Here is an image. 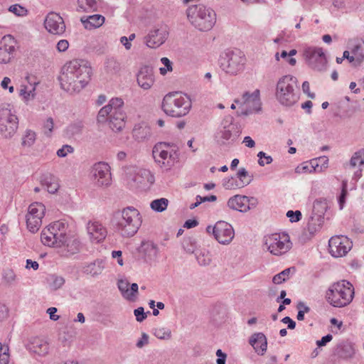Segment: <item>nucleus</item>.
<instances>
[{
    "label": "nucleus",
    "instance_id": "22",
    "mask_svg": "<svg viewBox=\"0 0 364 364\" xmlns=\"http://www.w3.org/2000/svg\"><path fill=\"white\" fill-rule=\"evenodd\" d=\"M235 103L240 105H246L247 107L252 108L254 110L259 109V90H256L252 93L245 92L241 99H235Z\"/></svg>",
    "mask_w": 364,
    "mask_h": 364
},
{
    "label": "nucleus",
    "instance_id": "59",
    "mask_svg": "<svg viewBox=\"0 0 364 364\" xmlns=\"http://www.w3.org/2000/svg\"><path fill=\"white\" fill-rule=\"evenodd\" d=\"M9 11L14 13V14H16L18 16H26L27 14V10L24 7H23L18 4H15V5L11 6L9 8Z\"/></svg>",
    "mask_w": 364,
    "mask_h": 364
},
{
    "label": "nucleus",
    "instance_id": "1",
    "mask_svg": "<svg viewBox=\"0 0 364 364\" xmlns=\"http://www.w3.org/2000/svg\"><path fill=\"white\" fill-rule=\"evenodd\" d=\"M92 74V68L87 61L75 59L63 67L58 79L61 88L73 95L80 92L87 85Z\"/></svg>",
    "mask_w": 364,
    "mask_h": 364
},
{
    "label": "nucleus",
    "instance_id": "17",
    "mask_svg": "<svg viewBox=\"0 0 364 364\" xmlns=\"http://www.w3.org/2000/svg\"><path fill=\"white\" fill-rule=\"evenodd\" d=\"M215 239L220 244H229L233 239L235 232L233 228L228 223L220 220L215 225Z\"/></svg>",
    "mask_w": 364,
    "mask_h": 364
},
{
    "label": "nucleus",
    "instance_id": "49",
    "mask_svg": "<svg viewBox=\"0 0 364 364\" xmlns=\"http://www.w3.org/2000/svg\"><path fill=\"white\" fill-rule=\"evenodd\" d=\"M169 148H172L169 152V159L166 161V169H170L171 166H173L175 162L178 161L179 154H178V148L176 146H171Z\"/></svg>",
    "mask_w": 364,
    "mask_h": 364
},
{
    "label": "nucleus",
    "instance_id": "40",
    "mask_svg": "<svg viewBox=\"0 0 364 364\" xmlns=\"http://www.w3.org/2000/svg\"><path fill=\"white\" fill-rule=\"evenodd\" d=\"M77 11L92 12L97 10V0H77Z\"/></svg>",
    "mask_w": 364,
    "mask_h": 364
},
{
    "label": "nucleus",
    "instance_id": "6",
    "mask_svg": "<svg viewBox=\"0 0 364 364\" xmlns=\"http://www.w3.org/2000/svg\"><path fill=\"white\" fill-rule=\"evenodd\" d=\"M297 79L290 75H284L280 77L276 87L275 95L277 100L284 106H291L299 99L295 91Z\"/></svg>",
    "mask_w": 364,
    "mask_h": 364
},
{
    "label": "nucleus",
    "instance_id": "63",
    "mask_svg": "<svg viewBox=\"0 0 364 364\" xmlns=\"http://www.w3.org/2000/svg\"><path fill=\"white\" fill-rule=\"evenodd\" d=\"M134 316H136V320L138 322H142L146 318V314L144 312V309L143 307H138L134 311Z\"/></svg>",
    "mask_w": 364,
    "mask_h": 364
},
{
    "label": "nucleus",
    "instance_id": "5",
    "mask_svg": "<svg viewBox=\"0 0 364 364\" xmlns=\"http://www.w3.org/2000/svg\"><path fill=\"white\" fill-rule=\"evenodd\" d=\"M354 289L351 283L341 280L334 283L326 293L327 301L334 307H343L353 299Z\"/></svg>",
    "mask_w": 364,
    "mask_h": 364
},
{
    "label": "nucleus",
    "instance_id": "14",
    "mask_svg": "<svg viewBox=\"0 0 364 364\" xmlns=\"http://www.w3.org/2000/svg\"><path fill=\"white\" fill-rule=\"evenodd\" d=\"M257 200L253 197L246 196L235 195L231 197L228 201V206L235 210L240 212H247L256 207Z\"/></svg>",
    "mask_w": 364,
    "mask_h": 364
},
{
    "label": "nucleus",
    "instance_id": "41",
    "mask_svg": "<svg viewBox=\"0 0 364 364\" xmlns=\"http://www.w3.org/2000/svg\"><path fill=\"white\" fill-rule=\"evenodd\" d=\"M102 269L103 267L102 266V262L96 260L84 267L83 272L87 274L95 277L101 274Z\"/></svg>",
    "mask_w": 364,
    "mask_h": 364
},
{
    "label": "nucleus",
    "instance_id": "39",
    "mask_svg": "<svg viewBox=\"0 0 364 364\" xmlns=\"http://www.w3.org/2000/svg\"><path fill=\"white\" fill-rule=\"evenodd\" d=\"M45 206L41 203H31L28 208V213L26 214L27 217H38L40 219H42L45 214Z\"/></svg>",
    "mask_w": 364,
    "mask_h": 364
},
{
    "label": "nucleus",
    "instance_id": "21",
    "mask_svg": "<svg viewBox=\"0 0 364 364\" xmlns=\"http://www.w3.org/2000/svg\"><path fill=\"white\" fill-rule=\"evenodd\" d=\"M154 82L153 68L143 66L137 74V83L144 90H149Z\"/></svg>",
    "mask_w": 364,
    "mask_h": 364
},
{
    "label": "nucleus",
    "instance_id": "58",
    "mask_svg": "<svg viewBox=\"0 0 364 364\" xmlns=\"http://www.w3.org/2000/svg\"><path fill=\"white\" fill-rule=\"evenodd\" d=\"M9 350L8 346H3L0 343V364H8L9 355L7 351Z\"/></svg>",
    "mask_w": 364,
    "mask_h": 364
},
{
    "label": "nucleus",
    "instance_id": "38",
    "mask_svg": "<svg viewBox=\"0 0 364 364\" xmlns=\"http://www.w3.org/2000/svg\"><path fill=\"white\" fill-rule=\"evenodd\" d=\"M328 205L326 200L317 199L314 201L311 215L321 218L324 220V215L327 210Z\"/></svg>",
    "mask_w": 364,
    "mask_h": 364
},
{
    "label": "nucleus",
    "instance_id": "8",
    "mask_svg": "<svg viewBox=\"0 0 364 364\" xmlns=\"http://www.w3.org/2000/svg\"><path fill=\"white\" fill-rule=\"evenodd\" d=\"M18 128V119L12 112L10 105L0 107V134L3 138H12Z\"/></svg>",
    "mask_w": 364,
    "mask_h": 364
},
{
    "label": "nucleus",
    "instance_id": "10",
    "mask_svg": "<svg viewBox=\"0 0 364 364\" xmlns=\"http://www.w3.org/2000/svg\"><path fill=\"white\" fill-rule=\"evenodd\" d=\"M264 247L274 255H280L287 252L291 243L287 234H272L264 239Z\"/></svg>",
    "mask_w": 364,
    "mask_h": 364
},
{
    "label": "nucleus",
    "instance_id": "33",
    "mask_svg": "<svg viewBox=\"0 0 364 364\" xmlns=\"http://www.w3.org/2000/svg\"><path fill=\"white\" fill-rule=\"evenodd\" d=\"M336 354L342 359L348 360L354 356L355 350L350 343H342L337 346Z\"/></svg>",
    "mask_w": 364,
    "mask_h": 364
},
{
    "label": "nucleus",
    "instance_id": "44",
    "mask_svg": "<svg viewBox=\"0 0 364 364\" xmlns=\"http://www.w3.org/2000/svg\"><path fill=\"white\" fill-rule=\"evenodd\" d=\"M68 228V225L67 223L58 220L50 223L45 228L50 229V230H51V233L54 232L59 234L60 232H63V234L67 235Z\"/></svg>",
    "mask_w": 364,
    "mask_h": 364
},
{
    "label": "nucleus",
    "instance_id": "54",
    "mask_svg": "<svg viewBox=\"0 0 364 364\" xmlns=\"http://www.w3.org/2000/svg\"><path fill=\"white\" fill-rule=\"evenodd\" d=\"M111 113L112 112L107 105L101 108L97 117L98 123H105L107 121L109 122V117Z\"/></svg>",
    "mask_w": 364,
    "mask_h": 364
},
{
    "label": "nucleus",
    "instance_id": "48",
    "mask_svg": "<svg viewBox=\"0 0 364 364\" xmlns=\"http://www.w3.org/2000/svg\"><path fill=\"white\" fill-rule=\"evenodd\" d=\"M168 204V200L165 198H161L151 201L150 207L153 210L161 213L167 208Z\"/></svg>",
    "mask_w": 364,
    "mask_h": 364
},
{
    "label": "nucleus",
    "instance_id": "51",
    "mask_svg": "<svg viewBox=\"0 0 364 364\" xmlns=\"http://www.w3.org/2000/svg\"><path fill=\"white\" fill-rule=\"evenodd\" d=\"M291 269L294 270V267L285 269L279 274L274 275L272 278V282L276 284H279L287 281L289 279Z\"/></svg>",
    "mask_w": 364,
    "mask_h": 364
},
{
    "label": "nucleus",
    "instance_id": "15",
    "mask_svg": "<svg viewBox=\"0 0 364 364\" xmlns=\"http://www.w3.org/2000/svg\"><path fill=\"white\" fill-rule=\"evenodd\" d=\"M249 176L248 172L245 168H240L237 171L236 176H231L223 179V186L226 189H234L243 188L249 185L252 181V176L249 179L246 178Z\"/></svg>",
    "mask_w": 364,
    "mask_h": 364
},
{
    "label": "nucleus",
    "instance_id": "57",
    "mask_svg": "<svg viewBox=\"0 0 364 364\" xmlns=\"http://www.w3.org/2000/svg\"><path fill=\"white\" fill-rule=\"evenodd\" d=\"M2 277L4 282L9 285L14 283L16 279V274L14 270L11 269H5L3 272Z\"/></svg>",
    "mask_w": 364,
    "mask_h": 364
},
{
    "label": "nucleus",
    "instance_id": "29",
    "mask_svg": "<svg viewBox=\"0 0 364 364\" xmlns=\"http://www.w3.org/2000/svg\"><path fill=\"white\" fill-rule=\"evenodd\" d=\"M126 113L124 111H112L109 117V126L115 132H120L125 126Z\"/></svg>",
    "mask_w": 364,
    "mask_h": 364
},
{
    "label": "nucleus",
    "instance_id": "34",
    "mask_svg": "<svg viewBox=\"0 0 364 364\" xmlns=\"http://www.w3.org/2000/svg\"><path fill=\"white\" fill-rule=\"evenodd\" d=\"M81 21L86 29L91 30L101 26L105 22V17L100 14H95L90 16L85 20L82 18Z\"/></svg>",
    "mask_w": 364,
    "mask_h": 364
},
{
    "label": "nucleus",
    "instance_id": "36",
    "mask_svg": "<svg viewBox=\"0 0 364 364\" xmlns=\"http://www.w3.org/2000/svg\"><path fill=\"white\" fill-rule=\"evenodd\" d=\"M151 134V128L145 124L135 125L133 129V136L138 141L146 139Z\"/></svg>",
    "mask_w": 364,
    "mask_h": 364
},
{
    "label": "nucleus",
    "instance_id": "27",
    "mask_svg": "<svg viewBox=\"0 0 364 364\" xmlns=\"http://www.w3.org/2000/svg\"><path fill=\"white\" fill-rule=\"evenodd\" d=\"M249 343L258 355H262L267 351V340L263 333H253L250 338Z\"/></svg>",
    "mask_w": 364,
    "mask_h": 364
},
{
    "label": "nucleus",
    "instance_id": "19",
    "mask_svg": "<svg viewBox=\"0 0 364 364\" xmlns=\"http://www.w3.org/2000/svg\"><path fill=\"white\" fill-rule=\"evenodd\" d=\"M240 125L230 122L228 124H224L223 128L219 132L222 139L221 144H230L237 140L241 134Z\"/></svg>",
    "mask_w": 364,
    "mask_h": 364
},
{
    "label": "nucleus",
    "instance_id": "55",
    "mask_svg": "<svg viewBox=\"0 0 364 364\" xmlns=\"http://www.w3.org/2000/svg\"><path fill=\"white\" fill-rule=\"evenodd\" d=\"M83 124L82 122H77L69 125L67 128V132L71 136L79 135L82 133Z\"/></svg>",
    "mask_w": 364,
    "mask_h": 364
},
{
    "label": "nucleus",
    "instance_id": "13",
    "mask_svg": "<svg viewBox=\"0 0 364 364\" xmlns=\"http://www.w3.org/2000/svg\"><path fill=\"white\" fill-rule=\"evenodd\" d=\"M95 183L99 186H107L111 183L109 166L105 162L95 164L91 171Z\"/></svg>",
    "mask_w": 364,
    "mask_h": 364
},
{
    "label": "nucleus",
    "instance_id": "56",
    "mask_svg": "<svg viewBox=\"0 0 364 364\" xmlns=\"http://www.w3.org/2000/svg\"><path fill=\"white\" fill-rule=\"evenodd\" d=\"M154 336L159 339L168 340L171 337V331L167 328H159L155 329Z\"/></svg>",
    "mask_w": 364,
    "mask_h": 364
},
{
    "label": "nucleus",
    "instance_id": "43",
    "mask_svg": "<svg viewBox=\"0 0 364 364\" xmlns=\"http://www.w3.org/2000/svg\"><path fill=\"white\" fill-rule=\"evenodd\" d=\"M105 65V70L108 74L115 75L121 70L120 63L114 58H107Z\"/></svg>",
    "mask_w": 364,
    "mask_h": 364
},
{
    "label": "nucleus",
    "instance_id": "28",
    "mask_svg": "<svg viewBox=\"0 0 364 364\" xmlns=\"http://www.w3.org/2000/svg\"><path fill=\"white\" fill-rule=\"evenodd\" d=\"M170 144L166 142H161L156 144L153 149V156L158 163H161V166L166 168V162L165 160L169 159V152L168 149Z\"/></svg>",
    "mask_w": 364,
    "mask_h": 364
},
{
    "label": "nucleus",
    "instance_id": "25",
    "mask_svg": "<svg viewBox=\"0 0 364 364\" xmlns=\"http://www.w3.org/2000/svg\"><path fill=\"white\" fill-rule=\"evenodd\" d=\"M26 348L31 353L39 356H45L48 353V343L39 338H32L26 346Z\"/></svg>",
    "mask_w": 364,
    "mask_h": 364
},
{
    "label": "nucleus",
    "instance_id": "30",
    "mask_svg": "<svg viewBox=\"0 0 364 364\" xmlns=\"http://www.w3.org/2000/svg\"><path fill=\"white\" fill-rule=\"evenodd\" d=\"M80 242L77 238H75V237H68L67 235L65 237V242L60 249H62V254L68 257L79 252L80 250Z\"/></svg>",
    "mask_w": 364,
    "mask_h": 364
},
{
    "label": "nucleus",
    "instance_id": "11",
    "mask_svg": "<svg viewBox=\"0 0 364 364\" xmlns=\"http://www.w3.org/2000/svg\"><path fill=\"white\" fill-rule=\"evenodd\" d=\"M352 248V242L343 235L333 236L328 241L330 254L334 257L345 256Z\"/></svg>",
    "mask_w": 364,
    "mask_h": 364
},
{
    "label": "nucleus",
    "instance_id": "9",
    "mask_svg": "<svg viewBox=\"0 0 364 364\" xmlns=\"http://www.w3.org/2000/svg\"><path fill=\"white\" fill-rule=\"evenodd\" d=\"M304 55L309 67L316 72H324L327 69L328 60L321 48L309 47L304 50Z\"/></svg>",
    "mask_w": 364,
    "mask_h": 364
},
{
    "label": "nucleus",
    "instance_id": "4",
    "mask_svg": "<svg viewBox=\"0 0 364 364\" xmlns=\"http://www.w3.org/2000/svg\"><path fill=\"white\" fill-rule=\"evenodd\" d=\"M187 16L191 24L201 31L210 30L216 22L215 12L200 4L190 6Z\"/></svg>",
    "mask_w": 364,
    "mask_h": 364
},
{
    "label": "nucleus",
    "instance_id": "7",
    "mask_svg": "<svg viewBox=\"0 0 364 364\" xmlns=\"http://www.w3.org/2000/svg\"><path fill=\"white\" fill-rule=\"evenodd\" d=\"M246 58L239 49L228 50L219 60L221 69L226 73L237 75L244 69Z\"/></svg>",
    "mask_w": 364,
    "mask_h": 364
},
{
    "label": "nucleus",
    "instance_id": "45",
    "mask_svg": "<svg viewBox=\"0 0 364 364\" xmlns=\"http://www.w3.org/2000/svg\"><path fill=\"white\" fill-rule=\"evenodd\" d=\"M26 219L28 230L32 233L36 232L41 226L42 219L38 217H27L26 215Z\"/></svg>",
    "mask_w": 364,
    "mask_h": 364
},
{
    "label": "nucleus",
    "instance_id": "20",
    "mask_svg": "<svg viewBox=\"0 0 364 364\" xmlns=\"http://www.w3.org/2000/svg\"><path fill=\"white\" fill-rule=\"evenodd\" d=\"M66 236L63 232L51 233L50 229L43 228L41 233V240L44 245L61 248L65 242Z\"/></svg>",
    "mask_w": 364,
    "mask_h": 364
},
{
    "label": "nucleus",
    "instance_id": "12",
    "mask_svg": "<svg viewBox=\"0 0 364 364\" xmlns=\"http://www.w3.org/2000/svg\"><path fill=\"white\" fill-rule=\"evenodd\" d=\"M168 36L167 26L162 25L151 30L144 38L146 45L151 48H156L165 43Z\"/></svg>",
    "mask_w": 364,
    "mask_h": 364
},
{
    "label": "nucleus",
    "instance_id": "3",
    "mask_svg": "<svg viewBox=\"0 0 364 364\" xmlns=\"http://www.w3.org/2000/svg\"><path fill=\"white\" fill-rule=\"evenodd\" d=\"M190 97L182 92H175L166 95L162 101V109L168 116L182 117L186 116L191 108Z\"/></svg>",
    "mask_w": 364,
    "mask_h": 364
},
{
    "label": "nucleus",
    "instance_id": "52",
    "mask_svg": "<svg viewBox=\"0 0 364 364\" xmlns=\"http://www.w3.org/2000/svg\"><path fill=\"white\" fill-rule=\"evenodd\" d=\"M183 247L185 251L188 253H195L197 250L196 241L193 237L185 238L183 241Z\"/></svg>",
    "mask_w": 364,
    "mask_h": 364
},
{
    "label": "nucleus",
    "instance_id": "64",
    "mask_svg": "<svg viewBox=\"0 0 364 364\" xmlns=\"http://www.w3.org/2000/svg\"><path fill=\"white\" fill-rule=\"evenodd\" d=\"M53 125H54V123H53V118H51V117L48 118L46 122L44 124V129H45L44 133L46 135H47L48 136H50V134L53 129Z\"/></svg>",
    "mask_w": 364,
    "mask_h": 364
},
{
    "label": "nucleus",
    "instance_id": "47",
    "mask_svg": "<svg viewBox=\"0 0 364 364\" xmlns=\"http://www.w3.org/2000/svg\"><path fill=\"white\" fill-rule=\"evenodd\" d=\"M36 140V132L31 129H27L22 137L21 145L24 147H31L34 144Z\"/></svg>",
    "mask_w": 364,
    "mask_h": 364
},
{
    "label": "nucleus",
    "instance_id": "16",
    "mask_svg": "<svg viewBox=\"0 0 364 364\" xmlns=\"http://www.w3.org/2000/svg\"><path fill=\"white\" fill-rule=\"evenodd\" d=\"M15 41L11 35L3 37L0 42V64H7L14 58Z\"/></svg>",
    "mask_w": 364,
    "mask_h": 364
},
{
    "label": "nucleus",
    "instance_id": "18",
    "mask_svg": "<svg viewBox=\"0 0 364 364\" xmlns=\"http://www.w3.org/2000/svg\"><path fill=\"white\" fill-rule=\"evenodd\" d=\"M46 30L55 35H61L65 31V24L63 18L58 14L49 13L44 21Z\"/></svg>",
    "mask_w": 364,
    "mask_h": 364
},
{
    "label": "nucleus",
    "instance_id": "23",
    "mask_svg": "<svg viewBox=\"0 0 364 364\" xmlns=\"http://www.w3.org/2000/svg\"><path fill=\"white\" fill-rule=\"evenodd\" d=\"M87 232L91 240L98 243L102 242L107 236V230L98 222L88 223Z\"/></svg>",
    "mask_w": 364,
    "mask_h": 364
},
{
    "label": "nucleus",
    "instance_id": "2",
    "mask_svg": "<svg viewBox=\"0 0 364 364\" xmlns=\"http://www.w3.org/2000/svg\"><path fill=\"white\" fill-rule=\"evenodd\" d=\"M141 223L139 211L132 206L116 212L112 220L114 231L123 237H133L141 227Z\"/></svg>",
    "mask_w": 364,
    "mask_h": 364
},
{
    "label": "nucleus",
    "instance_id": "26",
    "mask_svg": "<svg viewBox=\"0 0 364 364\" xmlns=\"http://www.w3.org/2000/svg\"><path fill=\"white\" fill-rule=\"evenodd\" d=\"M133 171L134 173V177L132 180L136 183L138 186L147 184H152L154 182V176L151 174V171L145 168H139L133 167Z\"/></svg>",
    "mask_w": 364,
    "mask_h": 364
},
{
    "label": "nucleus",
    "instance_id": "42",
    "mask_svg": "<svg viewBox=\"0 0 364 364\" xmlns=\"http://www.w3.org/2000/svg\"><path fill=\"white\" fill-rule=\"evenodd\" d=\"M49 288L53 291H56L60 289L65 284V280L62 276L57 274H50L47 278Z\"/></svg>",
    "mask_w": 364,
    "mask_h": 364
},
{
    "label": "nucleus",
    "instance_id": "46",
    "mask_svg": "<svg viewBox=\"0 0 364 364\" xmlns=\"http://www.w3.org/2000/svg\"><path fill=\"white\" fill-rule=\"evenodd\" d=\"M361 165H364V148L355 152L349 162V166L351 168Z\"/></svg>",
    "mask_w": 364,
    "mask_h": 364
},
{
    "label": "nucleus",
    "instance_id": "50",
    "mask_svg": "<svg viewBox=\"0 0 364 364\" xmlns=\"http://www.w3.org/2000/svg\"><path fill=\"white\" fill-rule=\"evenodd\" d=\"M196 259L200 265L205 266L210 264L211 257L206 251L197 250L195 252Z\"/></svg>",
    "mask_w": 364,
    "mask_h": 364
},
{
    "label": "nucleus",
    "instance_id": "37",
    "mask_svg": "<svg viewBox=\"0 0 364 364\" xmlns=\"http://www.w3.org/2000/svg\"><path fill=\"white\" fill-rule=\"evenodd\" d=\"M324 220L314 215H311L308 223L306 230L311 236H313L316 232L319 231L323 224Z\"/></svg>",
    "mask_w": 364,
    "mask_h": 364
},
{
    "label": "nucleus",
    "instance_id": "62",
    "mask_svg": "<svg viewBox=\"0 0 364 364\" xmlns=\"http://www.w3.org/2000/svg\"><path fill=\"white\" fill-rule=\"evenodd\" d=\"M301 213L299 210H289L287 213V217L289 218L291 223L298 222L301 219Z\"/></svg>",
    "mask_w": 364,
    "mask_h": 364
},
{
    "label": "nucleus",
    "instance_id": "60",
    "mask_svg": "<svg viewBox=\"0 0 364 364\" xmlns=\"http://www.w3.org/2000/svg\"><path fill=\"white\" fill-rule=\"evenodd\" d=\"M161 62L166 68H160V73L161 75H165L167 71H171L172 70V63L171 60L166 57H163L161 59Z\"/></svg>",
    "mask_w": 364,
    "mask_h": 364
},
{
    "label": "nucleus",
    "instance_id": "24",
    "mask_svg": "<svg viewBox=\"0 0 364 364\" xmlns=\"http://www.w3.org/2000/svg\"><path fill=\"white\" fill-rule=\"evenodd\" d=\"M118 289L122 296L128 301H134L136 294L138 293L139 287L136 283L131 284L129 288V282L126 279H119L117 283Z\"/></svg>",
    "mask_w": 364,
    "mask_h": 364
},
{
    "label": "nucleus",
    "instance_id": "31",
    "mask_svg": "<svg viewBox=\"0 0 364 364\" xmlns=\"http://www.w3.org/2000/svg\"><path fill=\"white\" fill-rule=\"evenodd\" d=\"M364 39L353 38L349 41L348 48L351 53L356 56V63L361 64L364 60Z\"/></svg>",
    "mask_w": 364,
    "mask_h": 364
},
{
    "label": "nucleus",
    "instance_id": "61",
    "mask_svg": "<svg viewBox=\"0 0 364 364\" xmlns=\"http://www.w3.org/2000/svg\"><path fill=\"white\" fill-rule=\"evenodd\" d=\"M74 151V148L70 145H63L62 148L57 151V155L59 157H65L68 154H71Z\"/></svg>",
    "mask_w": 364,
    "mask_h": 364
},
{
    "label": "nucleus",
    "instance_id": "32",
    "mask_svg": "<svg viewBox=\"0 0 364 364\" xmlns=\"http://www.w3.org/2000/svg\"><path fill=\"white\" fill-rule=\"evenodd\" d=\"M139 251L144 254L149 260H154L158 255V247L152 241L142 242Z\"/></svg>",
    "mask_w": 364,
    "mask_h": 364
},
{
    "label": "nucleus",
    "instance_id": "53",
    "mask_svg": "<svg viewBox=\"0 0 364 364\" xmlns=\"http://www.w3.org/2000/svg\"><path fill=\"white\" fill-rule=\"evenodd\" d=\"M124 105V101L122 98L116 97L112 98L109 102V104L107 105L110 109L111 112L112 111H123L122 107Z\"/></svg>",
    "mask_w": 364,
    "mask_h": 364
},
{
    "label": "nucleus",
    "instance_id": "35",
    "mask_svg": "<svg viewBox=\"0 0 364 364\" xmlns=\"http://www.w3.org/2000/svg\"><path fill=\"white\" fill-rule=\"evenodd\" d=\"M41 183L46 187L47 191L50 193H55L59 188L56 179L50 173L43 175L41 178Z\"/></svg>",
    "mask_w": 364,
    "mask_h": 364
}]
</instances>
